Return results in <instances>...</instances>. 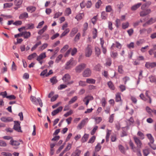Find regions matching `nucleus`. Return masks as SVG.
Instances as JSON below:
<instances>
[{
    "label": "nucleus",
    "mask_w": 156,
    "mask_h": 156,
    "mask_svg": "<svg viewBox=\"0 0 156 156\" xmlns=\"http://www.w3.org/2000/svg\"><path fill=\"white\" fill-rule=\"evenodd\" d=\"M30 99L31 101L34 104L37 105L38 104L37 102H38L41 107L43 106V103L40 98H38L37 99L35 97L31 96L30 97Z\"/></svg>",
    "instance_id": "f257e3e1"
},
{
    "label": "nucleus",
    "mask_w": 156,
    "mask_h": 156,
    "mask_svg": "<svg viewBox=\"0 0 156 156\" xmlns=\"http://www.w3.org/2000/svg\"><path fill=\"white\" fill-rule=\"evenodd\" d=\"M92 47L90 45H88L85 50V56L87 57H90L92 52Z\"/></svg>",
    "instance_id": "f03ea898"
},
{
    "label": "nucleus",
    "mask_w": 156,
    "mask_h": 156,
    "mask_svg": "<svg viewBox=\"0 0 156 156\" xmlns=\"http://www.w3.org/2000/svg\"><path fill=\"white\" fill-rule=\"evenodd\" d=\"M88 118H85L83 119L77 126V129L79 130L81 129L88 122Z\"/></svg>",
    "instance_id": "7ed1b4c3"
},
{
    "label": "nucleus",
    "mask_w": 156,
    "mask_h": 156,
    "mask_svg": "<svg viewBox=\"0 0 156 156\" xmlns=\"http://www.w3.org/2000/svg\"><path fill=\"white\" fill-rule=\"evenodd\" d=\"M86 64L84 63H82L78 65L75 68L76 72L78 73H80L86 67Z\"/></svg>",
    "instance_id": "20e7f679"
},
{
    "label": "nucleus",
    "mask_w": 156,
    "mask_h": 156,
    "mask_svg": "<svg viewBox=\"0 0 156 156\" xmlns=\"http://www.w3.org/2000/svg\"><path fill=\"white\" fill-rule=\"evenodd\" d=\"M73 59L71 58L67 62L65 66V68L66 69H69L72 67L73 64Z\"/></svg>",
    "instance_id": "39448f33"
},
{
    "label": "nucleus",
    "mask_w": 156,
    "mask_h": 156,
    "mask_svg": "<svg viewBox=\"0 0 156 156\" xmlns=\"http://www.w3.org/2000/svg\"><path fill=\"white\" fill-rule=\"evenodd\" d=\"M93 99V97L91 96L88 95L84 97L83 99V101L85 102V104L86 105H87L90 101L92 100Z\"/></svg>",
    "instance_id": "423d86ee"
},
{
    "label": "nucleus",
    "mask_w": 156,
    "mask_h": 156,
    "mask_svg": "<svg viewBox=\"0 0 156 156\" xmlns=\"http://www.w3.org/2000/svg\"><path fill=\"white\" fill-rule=\"evenodd\" d=\"M91 74V71L90 69L87 68L83 73V76L84 77H87L90 76Z\"/></svg>",
    "instance_id": "0eeeda50"
},
{
    "label": "nucleus",
    "mask_w": 156,
    "mask_h": 156,
    "mask_svg": "<svg viewBox=\"0 0 156 156\" xmlns=\"http://www.w3.org/2000/svg\"><path fill=\"white\" fill-rule=\"evenodd\" d=\"M133 138L136 144L137 145L136 148H141L142 143L140 140L136 136H134Z\"/></svg>",
    "instance_id": "6e6552de"
},
{
    "label": "nucleus",
    "mask_w": 156,
    "mask_h": 156,
    "mask_svg": "<svg viewBox=\"0 0 156 156\" xmlns=\"http://www.w3.org/2000/svg\"><path fill=\"white\" fill-rule=\"evenodd\" d=\"M71 79L70 75L68 73L65 74L62 77V80L63 82L66 84Z\"/></svg>",
    "instance_id": "1a4fd4ad"
},
{
    "label": "nucleus",
    "mask_w": 156,
    "mask_h": 156,
    "mask_svg": "<svg viewBox=\"0 0 156 156\" xmlns=\"http://www.w3.org/2000/svg\"><path fill=\"white\" fill-rule=\"evenodd\" d=\"M145 66L147 69L154 67L156 66V62H146L145 65Z\"/></svg>",
    "instance_id": "9d476101"
},
{
    "label": "nucleus",
    "mask_w": 156,
    "mask_h": 156,
    "mask_svg": "<svg viewBox=\"0 0 156 156\" xmlns=\"http://www.w3.org/2000/svg\"><path fill=\"white\" fill-rule=\"evenodd\" d=\"M15 124L14 126V129L18 132H21L20 126V123L18 121H14Z\"/></svg>",
    "instance_id": "9b49d317"
},
{
    "label": "nucleus",
    "mask_w": 156,
    "mask_h": 156,
    "mask_svg": "<svg viewBox=\"0 0 156 156\" xmlns=\"http://www.w3.org/2000/svg\"><path fill=\"white\" fill-rule=\"evenodd\" d=\"M1 120L5 122H11L13 121V119L11 117H2L0 119Z\"/></svg>",
    "instance_id": "f8f14e48"
},
{
    "label": "nucleus",
    "mask_w": 156,
    "mask_h": 156,
    "mask_svg": "<svg viewBox=\"0 0 156 156\" xmlns=\"http://www.w3.org/2000/svg\"><path fill=\"white\" fill-rule=\"evenodd\" d=\"M151 12V10L149 9H146L145 10L142 11L140 12V16H145L150 13Z\"/></svg>",
    "instance_id": "ddd939ff"
},
{
    "label": "nucleus",
    "mask_w": 156,
    "mask_h": 156,
    "mask_svg": "<svg viewBox=\"0 0 156 156\" xmlns=\"http://www.w3.org/2000/svg\"><path fill=\"white\" fill-rule=\"evenodd\" d=\"M30 32L24 31L21 33V36H23L25 38H28L30 37Z\"/></svg>",
    "instance_id": "4468645a"
},
{
    "label": "nucleus",
    "mask_w": 156,
    "mask_h": 156,
    "mask_svg": "<svg viewBox=\"0 0 156 156\" xmlns=\"http://www.w3.org/2000/svg\"><path fill=\"white\" fill-rule=\"evenodd\" d=\"M63 108V107L62 106L59 107L58 108H57L56 109L54 110L51 113L52 115L54 116L57 113H58L59 112H61Z\"/></svg>",
    "instance_id": "2eb2a0df"
},
{
    "label": "nucleus",
    "mask_w": 156,
    "mask_h": 156,
    "mask_svg": "<svg viewBox=\"0 0 156 156\" xmlns=\"http://www.w3.org/2000/svg\"><path fill=\"white\" fill-rule=\"evenodd\" d=\"M9 144L12 146H18L20 144L19 141L16 140H14L13 139L10 140Z\"/></svg>",
    "instance_id": "dca6fc26"
},
{
    "label": "nucleus",
    "mask_w": 156,
    "mask_h": 156,
    "mask_svg": "<svg viewBox=\"0 0 156 156\" xmlns=\"http://www.w3.org/2000/svg\"><path fill=\"white\" fill-rule=\"evenodd\" d=\"M34 24L32 23H27L25 25V28L26 30H31L34 28Z\"/></svg>",
    "instance_id": "f3484780"
},
{
    "label": "nucleus",
    "mask_w": 156,
    "mask_h": 156,
    "mask_svg": "<svg viewBox=\"0 0 156 156\" xmlns=\"http://www.w3.org/2000/svg\"><path fill=\"white\" fill-rule=\"evenodd\" d=\"M46 57L45 52H43L41 53L39 56H37V60H39L40 59H43Z\"/></svg>",
    "instance_id": "a211bd4d"
},
{
    "label": "nucleus",
    "mask_w": 156,
    "mask_h": 156,
    "mask_svg": "<svg viewBox=\"0 0 156 156\" xmlns=\"http://www.w3.org/2000/svg\"><path fill=\"white\" fill-rule=\"evenodd\" d=\"M28 17V14L26 12H24L20 14L19 16V18L20 19H26Z\"/></svg>",
    "instance_id": "6ab92c4d"
},
{
    "label": "nucleus",
    "mask_w": 156,
    "mask_h": 156,
    "mask_svg": "<svg viewBox=\"0 0 156 156\" xmlns=\"http://www.w3.org/2000/svg\"><path fill=\"white\" fill-rule=\"evenodd\" d=\"M141 148H134V150H133V151L136 153L137 156H142V154L141 152L140 149Z\"/></svg>",
    "instance_id": "aec40b11"
},
{
    "label": "nucleus",
    "mask_w": 156,
    "mask_h": 156,
    "mask_svg": "<svg viewBox=\"0 0 156 156\" xmlns=\"http://www.w3.org/2000/svg\"><path fill=\"white\" fill-rule=\"evenodd\" d=\"M78 31V28H73L70 33V35L71 37H73L74 35L77 33Z\"/></svg>",
    "instance_id": "412c9836"
},
{
    "label": "nucleus",
    "mask_w": 156,
    "mask_h": 156,
    "mask_svg": "<svg viewBox=\"0 0 156 156\" xmlns=\"http://www.w3.org/2000/svg\"><path fill=\"white\" fill-rule=\"evenodd\" d=\"M141 5V3H139L133 5L131 8L132 10L134 11L138 8Z\"/></svg>",
    "instance_id": "4be33fe9"
},
{
    "label": "nucleus",
    "mask_w": 156,
    "mask_h": 156,
    "mask_svg": "<svg viewBox=\"0 0 156 156\" xmlns=\"http://www.w3.org/2000/svg\"><path fill=\"white\" fill-rule=\"evenodd\" d=\"M121 101V93H118L116 94L115 95V101L118 102Z\"/></svg>",
    "instance_id": "5701e85b"
},
{
    "label": "nucleus",
    "mask_w": 156,
    "mask_h": 156,
    "mask_svg": "<svg viewBox=\"0 0 156 156\" xmlns=\"http://www.w3.org/2000/svg\"><path fill=\"white\" fill-rule=\"evenodd\" d=\"M147 136L150 141V143L151 144L153 143L154 141V140L151 135V134H147Z\"/></svg>",
    "instance_id": "b1692460"
},
{
    "label": "nucleus",
    "mask_w": 156,
    "mask_h": 156,
    "mask_svg": "<svg viewBox=\"0 0 156 156\" xmlns=\"http://www.w3.org/2000/svg\"><path fill=\"white\" fill-rule=\"evenodd\" d=\"M95 80L92 78H87L86 79V83L89 84H94Z\"/></svg>",
    "instance_id": "393cba45"
},
{
    "label": "nucleus",
    "mask_w": 156,
    "mask_h": 156,
    "mask_svg": "<svg viewBox=\"0 0 156 156\" xmlns=\"http://www.w3.org/2000/svg\"><path fill=\"white\" fill-rule=\"evenodd\" d=\"M27 9L28 12H32L35 10L36 8L34 6H30L27 8Z\"/></svg>",
    "instance_id": "a878e982"
},
{
    "label": "nucleus",
    "mask_w": 156,
    "mask_h": 156,
    "mask_svg": "<svg viewBox=\"0 0 156 156\" xmlns=\"http://www.w3.org/2000/svg\"><path fill=\"white\" fill-rule=\"evenodd\" d=\"M71 13V10L70 8H66L64 12V14L66 16H69Z\"/></svg>",
    "instance_id": "bb28decb"
},
{
    "label": "nucleus",
    "mask_w": 156,
    "mask_h": 156,
    "mask_svg": "<svg viewBox=\"0 0 156 156\" xmlns=\"http://www.w3.org/2000/svg\"><path fill=\"white\" fill-rule=\"evenodd\" d=\"M77 99V97L75 96L72 98L68 102L69 105H70L75 102Z\"/></svg>",
    "instance_id": "cd10ccee"
},
{
    "label": "nucleus",
    "mask_w": 156,
    "mask_h": 156,
    "mask_svg": "<svg viewBox=\"0 0 156 156\" xmlns=\"http://www.w3.org/2000/svg\"><path fill=\"white\" fill-rule=\"evenodd\" d=\"M84 16V14L83 13H80L78 14L75 17V19L77 20H81Z\"/></svg>",
    "instance_id": "c85d7f7f"
},
{
    "label": "nucleus",
    "mask_w": 156,
    "mask_h": 156,
    "mask_svg": "<svg viewBox=\"0 0 156 156\" xmlns=\"http://www.w3.org/2000/svg\"><path fill=\"white\" fill-rule=\"evenodd\" d=\"M37 56V54L35 53H34L29 55L27 57V59L29 60H31Z\"/></svg>",
    "instance_id": "c756f323"
},
{
    "label": "nucleus",
    "mask_w": 156,
    "mask_h": 156,
    "mask_svg": "<svg viewBox=\"0 0 156 156\" xmlns=\"http://www.w3.org/2000/svg\"><path fill=\"white\" fill-rule=\"evenodd\" d=\"M89 137V135L87 134H85L83 136L82 138V141L83 142H86Z\"/></svg>",
    "instance_id": "7c9ffc66"
},
{
    "label": "nucleus",
    "mask_w": 156,
    "mask_h": 156,
    "mask_svg": "<svg viewBox=\"0 0 156 156\" xmlns=\"http://www.w3.org/2000/svg\"><path fill=\"white\" fill-rule=\"evenodd\" d=\"M41 44V41H39L37 42L35 45H34L33 47L31 48V51H34L35 50L37 47L39 45Z\"/></svg>",
    "instance_id": "2f4dec72"
},
{
    "label": "nucleus",
    "mask_w": 156,
    "mask_h": 156,
    "mask_svg": "<svg viewBox=\"0 0 156 156\" xmlns=\"http://www.w3.org/2000/svg\"><path fill=\"white\" fill-rule=\"evenodd\" d=\"M156 21V18H155L154 19L151 18L147 22V24H151L152 23H154Z\"/></svg>",
    "instance_id": "473e14b6"
},
{
    "label": "nucleus",
    "mask_w": 156,
    "mask_h": 156,
    "mask_svg": "<svg viewBox=\"0 0 156 156\" xmlns=\"http://www.w3.org/2000/svg\"><path fill=\"white\" fill-rule=\"evenodd\" d=\"M69 28L66 29L60 35V37L62 38L63 36L66 35L69 32Z\"/></svg>",
    "instance_id": "72a5a7b5"
},
{
    "label": "nucleus",
    "mask_w": 156,
    "mask_h": 156,
    "mask_svg": "<svg viewBox=\"0 0 156 156\" xmlns=\"http://www.w3.org/2000/svg\"><path fill=\"white\" fill-rule=\"evenodd\" d=\"M101 65L98 64L94 67V69L97 71H100L101 69Z\"/></svg>",
    "instance_id": "f704fd0d"
},
{
    "label": "nucleus",
    "mask_w": 156,
    "mask_h": 156,
    "mask_svg": "<svg viewBox=\"0 0 156 156\" xmlns=\"http://www.w3.org/2000/svg\"><path fill=\"white\" fill-rule=\"evenodd\" d=\"M48 45V44L47 43L44 44L41 46L39 47V50L41 51H43L47 47Z\"/></svg>",
    "instance_id": "c9c22d12"
},
{
    "label": "nucleus",
    "mask_w": 156,
    "mask_h": 156,
    "mask_svg": "<svg viewBox=\"0 0 156 156\" xmlns=\"http://www.w3.org/2000/svg\"><path fill=\"white\" fill-rule=\"evenodd\" d=\"M129 26V24L128 22L123 23L122 24V27L124 29H125L128 27Z\"/></svg>",
    "instance_id": "e433bc0d"
},
{
    "label": "nucleus",
    "mask_w": 156,
    "mask_h": 156,
    "mask_svg": "<svg viewBox=\"0 0 156 156\" xmlns=\"http://www.w3.org/2000/svg\"><path fill=\"white\" fill-rule=\"evenodd\" d=\"M95 54L97 56H98L101 54V51L100 49L97 47L95 48Z\"/></svg>",
    "instance_id": "4c0bfd02"
},
{
    "label": "nucleus",
    "mask_w": 156,
    "mask_h": 156,
    "mask_svg": "<svg viewBox=\"0 0 156 156\" xmlns=\"http://www.w3.org/2000/svg\"><path fill=\"white\" fill-rule=\"evenodd\" d=\"M62 57L63 55L62 54H60L58 55L55 59V62L56 63H58L60 62V61H61L62 58Z\"/></svg>",
    "instance_id": "58836bf2"
},
{
    "label": "nucleus",
    "mask_w": 156,
    "mask_h": 156,
    "mask_svg": "<svg viewBox=\"0 0 156 156\" xmlns=\"http://www.w3.org/2000/svg\"><path fill=\"white\" fill-rule=\"evenodd\" d=\"M50 81L53 84H55L58 81V80L56 79V77L55 76H54L51 78L50 80Z\"/></svg>",
    "instance_id": "ea45409f"
},
{
    "label": "nucleus",
    "mask_w": 156,
    "mask_h": 156,
    "mask_svg": "<svg viewBox=\"0 0 156 156\" xmlns=\"http://www.w3.org/2000/svg\"><path fill=\"white\" fill-rule=\"evenodd\" d=\"M13 5V4L12 3H6L4 4V8H10Z\"/></svg>",
    "instance_id": "a19ab883"
},
{
    "label": "nucleus",
    "mask_w": 156,
    "mask_h": 156,
    "mask_svg": "<svg viewBox=\"0 0 156 156\" xmlns=\"http://www.w3.org/2000/svg\"><path fill=\"white\" fill-rule=\"evenodd\" d=\"M108 14L105 12H103L101 14V18L102 19H106L107 17Z\"/></svg>",
    "instance_id": "79ce46f5"
},
{
    "label": "nucleus",
    "mask_w": 156,
    "mask_h": 156,
    "mask_svg": "<svg viewBox=\"0 0 156 156\" xmlns=\"http://www.w3.org/2000/svg\"><path fill=\"white\" fill-rule=\"evenodd\" d=\"M23 2L22 0H16L15 1V4L16 5L19 6L21 5Z\"/></svg>",
    "instance_id": "37998d69"
},
{
    "label": "nucleus",
    "mask_w": 156,
    "mask_h": 156,
    "mask_svg": "<svg viewBox=\"0 0 156 156\" xmlns=\"http://www.w3.org/2000/svg\"><path fill=\"white\" fill-rule=\"evenodd\" d=\"M108 87L111 89L114 90L115 89V87H114L113 84L111 81H109L108 83Z\"/></svg>",
    "instance_id": "c03bdc74"
},
{
    "label": "nucleus",
    "mask_w": 156,
    "mask_h": 156,
    "mask_svg": "<svg viewBox=\"0 0 156 156\" xmlns=\"http://www.w3.org/2000/svg\"><path fill=\"white\" fill-rule=\"evenodd\" d=\"M77 51V49L75 48H74L73 49L71 48V55L72 56L74 55Z\"/></svg>",
    "instance_id": "a18cd8bd"
},
{
    "label": "nucleus",
    "mask_w": 156,
    "mask_h": 156,
    "mask_svg": "<svg viewBox=\"0 0 156 156\" xmlns=\"http://www.w3.org/2000/svg\"><path fill=\"white\" fill-rule=\"evenodd\" d=\"M118 147L119 150L120 151L121 153L124 154L125 153V150L124 147L123 146H122L121 145H119Z\"/></svg>",
    "instance_id": "49530a36"
},
{
    "label": "nucleus",
    "mask_w": 156,
    "mask_h": 156,
    "mask_svg": "<svg viewBox=\"0 0 156 156\" xmlns=\"http://www.w3.org/2000/svg\"><path fill=\"white\" fill-rule=\"evenodd\" d=\"M101 146L100 145V144L99 143H98L97 146L95 147V151L96 152H98L101 149Z\"/></svg>",
    "instance_id": "de8ad7c7"
},
{
    "label": "nucleus",
    "mask_w": 156,
    "mask_h": 156,
    "mask_svg": "<svg viewBox=\"0 0 156 156\" xmlns=\"http://www.w3.org/2000/svg\"><path fill=\"white\" fill-rule=\"evenodd\" d=\"M110 132L111 131L109 130L108 129L107 130V132L106 136V141L107 142H108L109 140V137L110 135Z\"/></svg>",
    "instance_id": "09e8293b"
},
{
    "label": "nucleus",
    "mask_w": 156,
    "mask_h": 156,
    "mask_svg": "<svg viewBox=\"0 0 156 156\" xmlns=\"http://www.w3.org/2000/svg\"><path fill=\"white\" fill-rule=\"evenodd\" d=\"M137 135L140 137V139L143 140L144 138V134L140 131H139L137 133Z\"/></svg>",
    "instance_id": "8fccbe9b"
},
{
    "label": "nucleus",
    "mask_w": 156,
    "mask_h": 156,
    "mask_svg": "<svg viewBox=\"0 0 156 156\" xmlns=\"http://www.w3.org/2000/svg\"><path fill=\"white\" fill-rule=\"evenodd\" d=\"M130 99L132 102L134 104H136L137 103V100L136 98L135 97L131 96L130 97Z\"/></svg>",
    "instance_id": "3c124183"
},
{
    "label": "nucleus",
    "mask_w": 156,
    "mask_h": 156,
    "mask_svg": "<svg viewBox=\"0 0 156 156\" xmlns=\"http://www.w3.org/2000/svg\"><path fill=\"white\" fill-rule=\"evenodd\" d=\"M105 10L106 12H111L112 10V6L110 5H108L106 6L105 8Z\"/></svg>",
    "instance_id": "603ef678"
},
{
    "label": "nucleus",
    "mask_w": 156,
    "mask_h": 156,
    "mask_svg": "<svg viewBox=\"0 0 156 156\" xmlns=\"http://www.w3.org/2000/svg\"><path fill=\"white\" fill-rule=\"evenodd\" d=\"M122 68L123 66L122 65H120L118 67V71L120 74H123L124 73V71L122 69Z\"/></svg>",
    "instance_id": "864d4df0"
},
{
    "label": "nucleus",
    "mask_w": 156,
    "mask_h": 156,
    "mask_svg": "<svg viewBox=\"0 0 156 156\" xmlns=\"http://www.w3.org/2000/svg\"><path fill=\"white\" fill-rule=\"evenodd\" d=\"M140 98L141 99H142V100L145 101H147V102H149V101H148V99H147L146 98L144 95L143 94H141L140 95Z\"/></svg>",
    "instance_id": "5fc2aeb1"
},
{
    "label": "nucleus",
    "mask_w": 156,
    "mask_h": 156,
    "mask_svg": "<svg viewBox=\"0 0 156 156\" xmlns=\"http://www.w3.org/2000/svg\"><path fill=\"white\" fill-rule=\"evenodd\" d=\"M62 12H56L54 15V18L56 19L58 18L59 16H61L62 15Z\"/></svg>",
    "instance_id": "6e6d98bb"
},
{
    "label": "nucleus",
    "mask_w": 156,
    "mask_h": 156,
    "mask_svg": "<svg viewBox=\"0 0 156 156\" xmlns=\"http://www.w3.org/2000/svg\"><path fill=\"white\" fill-rule=\"evenodd\" d=\"M7 145L6 143L4 141L0 140V146L5 147Z\"/></svg>",
    "instance_id": "4d7b16f0"
},
{
    "label": "nucleus",
    "mask_w": 156,
    "mask_h": 156,
    "mask_svg": "<svg viewBox=\"0 0 156 156\" xmlns=\"http://www.w3.org/2000/svg\"><path fill=\"white\" fill-rule=\"evenodd\" d=\"M150 81L152 83L156 82V78L154 76H151L149 77Z\"/></svg>",
    "instance_id": "13d9d810"
},
{
    "label": "nucleus",
    "mask_w": 156,
    "mask_h": 156,
    "mask_svg": "<svg viewBox=\"0 0 156 156\" xmlns=\"http://www.w3.org/2000/svg\"><path fill=\"white\" fill-rule=\"evenodd\" d=\"M79 84L80 86L84 87L86 85L85 82L82 80H80L79 82Z\"/></svg>",
    "instance_id": "bf43d9fd"
},
{
    "label": "nucleus",
    "mask_w": 156,
    "mask_h": 156,
    "mask_svg": "<svg viewBox=\"0 0 156 156\" xmlns=\"http://www.w3.org/2000/svg\"><path fill=\"white\" fill-rule=\"evenodd\" d=\"M97 29L95 28L94 29V30L93 31V38L94 39L96 37H97Z\"/></svg>",
    "instance_id": "052dcab7"
},
{
    "label": "nucleus",
    "mask_w": 156,
    "mask_h": 156,
    "mask_svg": "<svg viewBox=\"0 0 156 156\" xmlns=\"http://www.w3.org/2000/svg\"><path fill=\"white\" fill-rule=\"evenodd\" d=\"M71 144H69L66 147L63 151L64 152V153H65V152L71 149Z\"/></svg>",
    "instance_id": "680f3d73"
},
{
    "label": "nucleus",
    "mask_w": 156,
    "mask_h": 156,
    "mask_svg": "<svg viewBox=\"0 0 156 156\" xmlns=\"http://www.w3.org/2000/svg\"><path fill=\"white\" fill-rule=\"evenodd\" d=\"M96 124H98L102 120V119L101 117H96L94 118Z\"/></svg>",
    "instance_id": "e2e57ef3"
},
{
    "label": "nucleus",
    "mask_w": 156,
    "mask_h": 156,
    "mask_svg": "<svg viewBox=\"0 0 156 156\" xmlns=\"http://www.w3.org/2000/svg\"><path fill=\"white\" fill-rule=\"evenodd\" d=\"M67 87L66 84H61L58 87V89L59 90H61L63 89H64Z\"/></svg>",
    "instance_id": "0e129e2a"
},
{
    "label": "nucleus",
    "mask_w": 156,
    "mask_h": 156,
    "mask_svg": "<svg viewBox=\"0 0 156 156\" xmlns=\"http://www.w3.org/2000/svg\"><path fill=\"white\" fill-rule=\"evenodd\" d=\"M114 114H112L109 118V122L110 123H112L114 120Z\"/></svg>",
    "instance_id": "69168bd1"
},
{
    "label": "nucleus",
    "mask_w": 156,
    "mask_h": 156,
    "mask_svg": "<svg viewBox=\"0 0 156 156\" xmlns=\"http://www.w3.org/2000/svg\"><path fill=\"white\" fill-rule=\"evenodd\" d=\"M127 32L129 36H131L133 33L134 31L133 29L131 28L127 30Z\"/></svg>",
    "instance_id": "338daca9"
},
{
    "label": "nucleus",
    "mask_w": 156,
    "mask_h": 156,
    "mask_svg": "<svg viewBox=\"0 0 156 156\" xmlns=\"http://www.w3.org/2000/svg\"><path fill=\"white\" fill-rule=\"evenodd\" d=\"M95 136H92L89 140L88 143H93L95 140Z\"/></svg>",
    "instance_id": "774afa93"
}]
</instances>
